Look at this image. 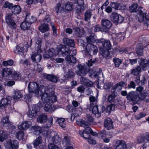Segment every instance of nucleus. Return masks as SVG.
Returning <instances> with one entry per match:
<instances>
[{
  "mask_svg": "<svg viewBox=\"0 0 149 149\" xmlns=\"http://www.w3.org/2000/svg\"><path fill=\"white\" fill-rule=\"evenodd\" d=\"M118 14L116 13H113L110 16V18L111 20L115 23H116L117 17Z\"/></svg>",
  "mask_w": 149,
  "mask_h": 149,
  "instance_id": "nucleus-58",
  "label": "nucleus"
},
{
  "mask_svg": "<svg viewBox=\"0 0 149 149\" xmlns=\"http://www.w3.org/2000/svg\"><path fill=\"white\" fill-rule=\"evenodd\" d=\"M92 15L91 11L90 10H87L84 13V19L86 21H88Z\"/></svg>",
  "mask_w": 149,
  "mask_h": 149,
  "instance_id": "nucleus-32",
  "label": "nucleus"
},
{
  "mask_svg": "<svg viewBox=\"0 0 149 149\" xmlns=\"http://www.w3.org/2000/svg\"><path fill=\"white\" fill-rule=\"evenodd\" d=\"M47 120V117L46 115L42 114L40 115L37 118L38 123H45Z\"/></svg>",
  "mask_w": 149,
  "mask_h": 149,
  "instance_id": "nucleus-24",
  "label": "nucleus"
},
{
  "mask_svg": "<svg viewBox=\"0 0 149 149\" xmlns=\"http://www.w3.org/2000/svg\"><path fill=\"white\" fill-rule=\"evenodd\" d=\"M109 50L104 48L102 49L100 51V54L103 57L106 58L110 54Z\"/></svg>",
  "mask_w": 149,
  "mask_h": 149,
  "instance_id": "nucleus-40",
  "label": "nucleus"
},
{
  "mask_svg": "<svg viewBox=\"0 0 149 149\" xmlns=\"http://www.w3.org/2000/svg\"><path fill=\"white\" fill-rule=\"evenodd\" d=\"M104 126L107 130H111L113 128V122L109 118H107L104 122Z\"/></svg>",
  "mask_w": 149,
  "mask_h": 149,
  "instance_id": "nucleus-13",
  "label": "nucleus"
},
{
  "mask_svg": "<svg viewBox=\"0 0 149 149\" xmlns=\"http://www.w3.org/2000/svg\"><path fill=\"white\" fill-rule=\"evenodd\" d=\"M43 102L45 104L43 109L45 111L47 112H52L55 110V107L54 106L51 104V103H54L55 102H46L45 101H43Z\"/></svg>",
  "mask_w": 149,
  "mask_h": 149,
  "instance_id": "nucleus-12",
  "label": "nucleus"
},
{
  "mask_svg": "<svg viewBox=\"0 0 149 149\" xmlns=\"http://www.w3.org/2000/svg\"><path fill=\"white\" fill-rule=\"evenodd\" d=\"M116 103H117V104L119 105L122 106V108L125 109L126 108V106L125 104V102L124 101L120 100L119 98H117L116 101Z\"/></svg>",
  "mask_w": 149,
  "mask_h": 149,
  "instance_id": "nucleus-47",
  "label": "nucleus"
},
{
  "mask_svg": "<svg viewBox=\"0 0 149 149\" xmlns=\"http://www.w3.org/2000/svg\"><path fill=\"white\" fill-rule=\"evenodd\" d=\"M10 103V98H4L2 99L0 101V104L5 107L8 106Z\"/></svg>",
  "mask_w": 149,
  "mask_h": 149,
  "instance_id": "nucleus-36",
  "label": "nucleus"
},
{
  "mask_svg": "<svg viewBox=\"0 0 149 149\" xmlns=\"http://www.w3.org/2000/svg\"><path fill=\"white\" fill-rule=\"evenodd\" d=\"M5 132L3 131L0 130V142H3L6 139Z\"/></svg>",
  "mask_w": 149,
  "mask_h": 149,
  "instance_id": "nucleus-55",
  "label": "nucleus"
},
{
  "mask_svg": "<svg viewBox=\"0 0 149 149\" xmlns=\"http://www.w3.org/2000/svg\"><path fill=\"white\" fill-rule=\"evenodd\" d=\"M65 60L68 63H75L76 62V58L73 55H69L66 56Z\"/></svg>",
  "mask_w": 149,
  "mask_h": 149,
  "instance_id": "nucleus-26",
  "label": "nucleus"
},
{
  "mask_svg": "<svg viewBox=\"0 0 149 149\" xmlns=\"http://www.w3.org/2000/svg\"><path fill=\"white\" fill-rule=\"evenodd\" d=\"M146 115V114L145 113L141 112L136 116V118L137 120H139L141 118L145 117Z\"/></svg>",
  "mask_w": 149,
  "mask_h": 149,
  "instance_id": "nucleus-59",
  "label": "nucleus"
},
{
  "mask_svg": "<svg viewBox=\"0 0 149 149\" xmlns=\"http://www.w3.org/2000/svg\"><path fill=\"white\" fill-rule=\"evenodd\" d=\"M41 39L38 38L37 39V41L36 42L35 44V48L36 50L38 52L33 54L31 56V58L33 62L36 63L39 62L42 59L41 55L39 53L41 52Z\"/></svg>",
  "mask_w": 149,
  "mask_h": 149,
  "instance_id": "nucleus-3",
  "label": "nucleus"
},
{
  "mask_svg": "<svg viewBox=\"0 0 149 149\" xmlns=\"http://www.w3.org/2000/svg\"><path fill=\"white\" fill-rule=\"evenodd\" d=\"M13 15L12 13H8L5 17V20L6 22L11 28L15 29L17 26L13 19Z\"/></svg>",
  "mask_w": 149,
  "mask_h": 149,
  "instance_id": "nucleus-8",
  "label": "nucleus"
},
{
  "mask_svg": "<svg viewBox=\"0 0 149 149\" xmlns=\"http://www.w3.org/2000/svg\"><path fill=\"white\" fill-rule=\"evenodd\" d=\"M13 78L16 80H18L21 78V73L17 71H14L12 74Z\"/></svg>",
  "mask_w": 149,
  "mask_h": 149,
  "instance_id": "nucleus-37",
  "label": "nucleus"
},
{
  "mask_svg": "<svg viewBox=\"0 0 149 149\" xmlns=\"http://www.w3.org/2000/svg\"><path fill=\"white\" fill-rule=\"evenodd\" d=\"M44 76L46 79L53 82H56L58 79L57 77L53 75L45 74Z\"/></svg>",
  "mask_w": 149,
  "mask_h": 149,
  "instance_id": "nucleus-23",
  "label": "nucleus"
},
{
  "mask_svg": "<svg viewBox=\"0 0 149 149\" xmlns=\"http://www.w3.org/2000/svg\"><path fill=\"white\" fill-rule=\"evenodd\" d=\"M13 72V70L12 68H3L1 73L3 77H7L11 74Z\"/></svg>",
  "mask_w": 149,
  "mask_h": 149,
  "instance_id": "nucleus-17",
  "label": "nucleus"
},
{
  "mask_svg": "<svg viewBox=\"0 0 149 149\" xmlns=\"http://www.w3.org/2000/svg\"><path fill=\"white\" fill-rule=\"evenodd\" d=\"M141 71V67L139 66H137L131 70V73L135 76H137L139 75Z\"/></svg>",
  "mask_w": 149,
  "mask_h": 149,
  "instance_id": "nucleus-28",
  "label": "nucleus"
},
{
  "mask_svg": "<svg viewBox=\"0 0 149 149\" xmlns=\"http://www.w3.org/2000/svg\"><path fill=\"white\" fill-rule=\"evenodd\" d=\"M94 31L95 32L101 31L102 32H104V31H102V27H101V26L99 25H97L94 26Z\"/></svg>",
  "mask_w": 149,
  "mask_h": 149,
  "instance_id": "nucleus-62",
  "label": "nucleus"
},
{
  "mask_svg": "<svg viewBox=\"0 0 149 149\" xmlns=\"http://www.w3.org/2000/svg\"><path fill=\"white\" fill-rule=\"evenodd\" d=\"M8 143L11 149H18V143L17 141H8Z\"/></svg>",
  "mask_w": 149,
  "mask_h": 149,
  "instance_id": "nucleus-29",
  "label": "nucleus"
},
{
  "mask_svg": "<svg viewBox=\"0 0 149 149\" xmlns=\"http://www.w3.org/2000/svg\"><path fill=\"white\" fill-rule=\"evenodd\" d=\"M39 30L41 32L44 33L49 30L48 24H45L43 23L39 26Z\"/></svg>",
  "mask_w": 149,
  "mask_h": 149,
  "instance_id": "nucleus-30",
  "label": "nucleus"
},
{
  "mask_svg": "<svg viewBox=\"0 0 149 149\" xmlns=\"http://www.w3.org/2000/svg\"><path fill=\"white\" fill-rule=\"evenodd\" d=\"M113 61L114 63L115 66L116 68H118L123 62L122 59L116 58H114Z\"/></svg>",
  "mask_w": 149,
  "mask_h": 149,
  "instance_id": "nucleus-39",
  "label": "nucleus"
},
{
  "mask_svg": "<svg viewBox=\"0 0 149 149\" xmlns=\"http://www.w3.org/2000/svg\"><path fill=\"white\" fill-rule=\"evenodd\" d=\"M77 4L76 10L78 13L83 11L85 9L84 6V2L83 0H77Z\"/></svg>",
  "mask_w": 149,
  "mask_h": 149,
  "instance_id": "nucleus-15",
  "label": "nucleus"
},
{
  "mask_svg": "<svg viewBox=\"0 0 149 149\" xmlns=\"http://www.w3.org/2000/svg\"><path fill=\"white\" fill-rule=\"evenodd\" d=\"M63 42L65 45L71 47L74 46V40L68 39L67 38H65L63 40Z\"/></svg>",
  "mask_w": 149,
  "mask_h": 149,
  "instance_id": "nucleus-25",
  "label": "nucleus"
},
{
  "mask_svg": "<svg viewBox=\"0 0 149 149\" xmlns=\"http://www.w3.org/2000/svg\"><path fill=\"white\" fill-rule=\"evenodd\" d=\"M77 67L78 69L76 71V73L77 75L83 77L86 75L88 73L87 70L84 66L80 64H78Z\"/></svg>",
  "mask_w": 149,
  "mask_h": 149,
  "instance_id": "nucleus-11",
  "label": "nucleus"
},
{
  "mask_svg": "<svg viewBox=\"0 0 149 149\" xmlns=\"http://www.w3.org/2000/svg\"><path fill=\"white\" fill-rule=\"evenodd\" d=\"M84 51L87 54L91 55V54L94 55L96 54L98 52L97 46L92 44H88L85 47Z\"/></svg>",
  "mask_w": 149,
  "mask_h": 149,
  "instance_id": "nucleus-7",
  "label": "nucleus"
},
{
  "mask_svg": "<svg viewBox=\"0 0 149 149\" xmlns=\"http://www.w3.org/2000/svg\"><path fill=\"white\" fill-rule=\"evenodd\" d=\"M137 7V4L134 3L129 7V10L132 13L135 12L136 11Z\"/></svg>",
  "mask_w": 149,
  "mask_h": 149,
  "instance_id": "nucleus-53",
  "label": "nucleus"
},
{
  "mask_svg": "<svg viewBox=\"0 0 149 149\" xmlns=\"http://www.w3.org/2000/svg\"><path fill=\"white\" fill-rule=\"evenodd\" d=\"M136 52L138 55L141 56L143 54V49L140 47H138L136 48Z\"/></svg>",
  "mask_w": 149,
  "mask_h": 149,
  "instance_id": "nucleus-63",
  "label": "nucleus"
},
{
  "mask_svg": "<svg viewBox=\"0 0 149 149\" xmlns=\"http://www.w3.org/2000/svg\"><path fill=\"white\" fill-rule=\"evenodd\" d=\"M73 30L74 34L79 37H81L84 34V30L81 27L74 28Z\"/></svg>",
  "mask_w": 149,
  "mask_h": 149,
  "instance_id": "nucleus-21",
  "label": "nucleus"
},
{
  "mask_svg": "<svg viewBox=\"0 0 149 149\" xmlns=\"http://www.w3.org/2000/svg\"><path fill=\"white\" fill-rule=\"evenodd\" d=\"M4 7L10 9L11 12L15 14H19L21 11V8L19 5H13L12 3L6 1L4 5Z\"/></svg>",
  "mask_w": 149,
  "mask_h": 149,
  "instance_id": "nucleus-5",
  "label": "nucleus"
},
{
  "mask_svg": "<svg viewBox=\"0 0 149 149\" xmlns=\"http://www.w3.org/2000/svg\"><path fill=\"white\" fill-rule=\"evenodd\" d=\"M101 25L102 26V31L106 33L108 32L109 29L112 26V24L109 20L107 19H103L102 20Z\"/></svg>",
  "mask_w": 149,
  "mask_h": 149,
  "instance_id": "nucleus-10",
  "label": "nucleus"
},
{
  "mask_svg": "<svg viewBox=\"0 0 149 149\" xmlns=\"http://www.w3.org/2000/svg\"><path fill=\"white\" fill-rule=\"evenodd\" d=\"M56 50L58 52L57 54H61L63 56L69 55L71 52V50L68 47L63 45H58L57 47Z\"/></svg>",
  "mask_w": 149,
  "mask_h": 149,
  "instance_id": "nucleus-6",
  "label": "nucleus"
},
{
  "mask_svg": "<svg viewBox=\"0 0 149 149\" xmlns=\"http://www.w3.org/2000/svg\"><path fill=\"white\" fill-rule=\"evenodd\" d=\"M55 11L58 13H61L64 11V8L60 3H57L55 7Z\"/></svg>",
  "mask_w": 149,
  "mask_h": 149,
  "instance_id": "nucleus-35",
  "label": "nucleus"
},
{
  "mask_svg": "<svg viewBox=\"0 0 149 149\" xmlns=\"http://www.w3.org/2000/svg\"><path fill=\"white\" fill-rule=\"evenodd\" d=\"M126 84L125 82L121 81L117 83L116 84V89H117L119 91H121L122 88L126 86Z\"/></svg>",
  "mask_w": 149,
  "mask_h": 149,
  "instance_id": "nucleus-43",
  "label": "nucleus"
},
{
  "mask_svg": "<svg viewBox=\"0 0 149 149\" xmlns=\"http://www.w3.org/2000/svg\"><path fill=\"white\" fill-rule=\"evenodd\" d=\"M13 61L12 60L10 59L7 61H3L2 65L3 66L6 67L7 66H12L13 65Z\"/></svg>",
  "mask_w": 149,
  "mask_h": 149,
  "instance_id": "nucleus-45",
  "label": "nucleus"
},
{
  "mask_svg": "<svg viewBox=\"0 0 149 149\" xmlns=\"http://www.w3.org/2000/svg\"><path fill=\"white\" fill-rule=\"evenodd\" d=\"M115 106L114 104H111L107 106L106 108V112L108 113H109L112 111L114 110Z\"/></svg>",
  "mask_w": 149,
  "mask_h": 149,
  "instance_id": "nucleus-51",
  "label": "nucleus"
},
{
  "mask_svg": "<svg viewBox=\"0 0 149 149\" xmlns=\"http://www.w3.org/2000/svg\"><path fill=\"white\" fill-rule=\"evenodd\" d=\"M116 95L112 94L109 95L107 98L108 102L110 103L113 102L115 101V98Z\"/></svg>",
  "mask_w": 149,
  "mask_h": 149,
  "instance_id": "nucleus-57",
  "label": "nucleus"
},
{
  "mask_svg": "<svg viewBox=\"0 0 149 149\" xmlns=\"http://www.w3.org/2000/svg\"><path fill=\"white\" fill-rule=\"evenodd\" d=\"M38 85L36 82H30L29 83L28 88L29 92L30 93H32L37 91Z\"/></svg>",
  "mask_w": 149,
  "mask_h": 149,
  "instance_id": "nucleus-14",
  "label": "nucleus"
},
{
  "mask_svg": "<svg viewBox=\"0 0 149 149\" xmlns=\"http://www.w3.org/2000/svg\"><path fill=\"white\" fill-rule=\"evenodd\" d=\"M90 102V105L93 106L94 104H96L97 102V98L95 97L91 96L89 98Z\"/></svg>",
  "mask_w": 149,
  "mask_h": 149,
  "instance_id": "nucleus-46",
  "label": "nucleus"
},
{
  "mask_svg": "<svg viewBox=\"0 0 149 149\" xmlns=\"http://www.w3.org/2000/svg\"><path fill=\"white\" fill-rule=\"evenodd\" d=\"M33 128L34 129V133L36 135H39L42 132L41 128L40 127L35 126Z\"/></svg>",
  "mask_w": 149,
  "mask_h": 149,
  "instance_id": "nucleus-52",
  "label": "nucleus"
},
{
  "mask_svg": "<svg viewBox=\"0 0 149 149\" xmlns=\"http://www.w3.org/2000/svg\"><path fill=\"white\" fill-rule=\"evenodd\" d=\"M110 5L116 10L124 9L125 8V6L116 2H111L110 3Z\"/></svg>",
  "mask_w": 149,
  "mask_h": 149,
  "instance_id": "nucleus-22",
  "label": "nucleus"
},
{
  "mask_svg": "<svg viewBox=\"0 0 149 149\" xmlns=\"http://www.w3.org/2000/svg\"><path fill=\"white\" fill-rule=\"evenodd\" d=\"M116 23H121L124 21V18L119 14H118Z\"/></svg>",
  "mask_w": 149,
  "mask_h": 149,
  "instance_id": "nucleus-61",
  "label": "nucleus"
},
{
  "mask_svg": "<svg viewBox=\"0 0 149 149\" xmlns=\"http://www.w3.org/2000/svg\"><path fill=\"white\" fill-rule=\"evenodd\" d=\"M62 142L63 144H65L66 145L69 144L70 143V136L68 135H65L64 136Z\"/></svg>",
  "mask_w": 149,
  "mask_h": 149,
  "instance_id": "nucleus-50",
  "label": "nucleus"
},
{
  "mask_svg": "<svg viewBox=\"0 0 149 149\" xmlns=\"http://www.w3.org/2000/svg\"><path fill=\"white\" fill-rule=\"evenodd\" d=\"M40 105L41 104L38 103L37 105H33L31 108L29 107V111L27 113L28 116L31 118L35 117L39 111Z\"/></svg>",
  "mask_w": 149,
  "mask_h": 149,
  "instance_id": "nucleus-4",
  "label": "nucleus"
},
{
  "mask_svg": "<svg viewBox=\"0 0 149 149\" xmlns=\"http://www.w3.org/2000/svg\"><path fill=\"white\" fill-rule=\"evenodd\" d=\"M31 25L29 23L25 21L22 22L20 25V27L22 29L24 30L28 29L30 26Z\"/></svg>",
  "mask_w": 149,
  "mask_h": 149,
  "instance_id": "nucleus-33",
  "label": "nucleus"
},
{
  "mask_svg": "<svg viewBox=\"0 0 149 149\" xmlns=\"http://www.w3.org/2000/svg\"><path fill=\"white\" fill-rule=\"evenodd\" d=\"M77 124L83 127H85L89 125V123L82 120H79L77 121Z\"/></svg>",
  "mask_w": 149,
  "mask_h": 149,
  "instance_id": "nucleus-38",
  "label": "nucleus"
},
{
  "mask_svg": "<svg viewBox=\"0 0 149 149\" xmlns=\"http://www.w3.org/2000/svg\"><path fill=\"white\" fill-rule=\"evenodd\" d=\"M116 23H121L124 21V18L119 14H118Z\"/></svg>",
  "mask_w": 149,
  "mask_h": 149,
  "instance_id": "nucleus-60",
  "label": "nucleus"
},
{
  "mask_svg": "<svg viewBox=\"0 0 149 149\" xmlns=\"http://www.w3.org/2000/svg\"><path fill=\"white\" fill-rule=\"evenodd\" d=\"M58 123L59 125L63 128L65 127L66 122L64 118H60L58 119Z\"/></svg>",
  "mask_w": 149,
  "mask_h": 149,
  "instance_id": "nucleus-41",
  "label": "nucleus"
},
{
  "mask_svg": "<svg viewBox=\"0 0 149 149\" xmlns=\"http://www.w3.org/2000/svg\"><path fill=\"white\" fill-rule=\"evenodd\" d=\"M31 121H24L22 122L21 125H18V128L21 130H25L28 129L31 126Z\"/></svg>",
  "mask_w": 149,
  "mask_h": 149,
  "instance_id": "nucleus-19",
  "label": "nucleus"
},
{
  "mask_svg": "<svg viewBox=\"0 0 149 149\" xmlns=\"http://www.w3.org/2000/svg\"><path fill=\"white\" fill-rule=\"evenodd\" d=\"M14 51L15 53L19 54L23 53L24 49L22 47L17 46H16V48L14 49Z\"/></svg>",
  "mask_w": 149,
  "mask_h": 149,
  "instance_id": "nucleus-48",
  "label": "nucleus"
},
{
  "mask_svg": "<svg viewBox=\"0 0 149 149\" xmlns=\"http://www.w3.org/2000/svg\"><path fill=\"white\" fill-rule=\"evenodd\" d=\"M1 122L4 124H6L9 127H12V124L9 120V117L7 116L3 117L1 119Z\"/></svg>",
  "mask_w": 149,
  "mask_h": 149,
  "instance_id": "nucleus-31",
  "label": "nucleus"
},
{
  "mask_svg": "<svg viewBox=\"0 0 149 149\" xmlns=\"http://www.w3.org/2000/svg\"><path fill=\"white\" fill-rule=\"evenodd\" d=\"M116 149H126V146L125 142L122 140H118L115 143Z\"/></svg>",
  "mask_w": 149,
  "mask_h": 149,
  "instance_id": "nucleus-20",
  "label": "nucleus"
},
{
  "mask_svg": "<svg viewBox=\"0 0 149 149\" xmlns=\"http://www.w3.org/2000/svg\"><path fill=\"white\" fill-rule=\"evenodd\" d=\"M100 74V73L99 72L95 73L92 72L91 73L90 72L89 73V77H91V78L95 77L96 78H98L99 77V75Z\"/></svg>",
  "mask_w": 149,
  "mask_h": 149,
  "instance_id": "nucleus-64",
  "label": "nucleus"
},
{
  "mask_svg": "<svg viewBox=\"0 0 149 149\" xmlns=\"http://www.w3.org/2000/svg\"><path fill=\"white\" fill-rule=\"evenodd\" d=\"M35 95H39L41 96L43 101L46 102H53L57 100L56 96L54 95V92L52 88L48 87L46 89L45 87L43 85L40 86L38 89L37 88L35 93Z\"/></svg>",
  "mask_w": 149,
  "mask_h": 149,
  "instance_id": "nucleus-1",
  "label": "nucleus"
},
{
  "mask_svg": "<svg viewBox=\"0 0 149 149\" xmlns=\"http://www.w3.org/2000/svg\"><path fill=\"white\" fill-rule=\"evenodd\" d=\"M80 81L82 84L86 87H91L93 85V82L85 77H81Z\"/></svg>",
  "mask_w": 149,
  "mask_h": 149,
  "instance_id": "nucleus-16",
  "label": "nucleus"
},
{
  "mask_svg": "<svg viewBox=\"0 0 149 149\" xmlns=\"http://www.w3.org/2000/svg\"><path fill=\"white\" fill-rule=\"evenodd\" d=\"M14 93L13 98L14 99H19L23 96L20 91L18 90H14Z\"/></svg>",
  "mask_w": 149,
  "mask_h": 149,
  "instance_id": "nucleus-34",
  "label": "nucleus"
},
{
  "mask_svg": "<svg viewBox=\"0 0 149 149\" xmlns=\"http://www.w3.org/2000/svg\"><path fill=\"white\" fill-rule=\"evenodd\" d=\"M42 142V137L40 136H39L34 141L33 145L35 147H36L39 145Z\"/></svg>",
  "mask_w": 149,
  "mask_h": 149,
  "instance_id": "nucleus-44",
  "label": "nucleus"
},
{
  "mask_svg": "<svg viewBox=\"0 0 149 149\" xmlns=\"http://www.w3.org/2000/svg\"><path fill=\"white\" fill-rule=\"evenodd\" d=\"M126 97L128 100L132 102L134 104H137L139 101L138 95L136 94L135 91H132L129 92Z\"/></svg>",
  "mask_w": 149,
  "mask_h": 149,
  "instance_id": "nucleus-9",
  "label": "nucleus"
},
{
  "mask_svg": "<svg viewBox=\"0 0 149 149\" xmlns=\"http://www.w3.org/2000/svg\"><path fill=\"white\" fill-rule=\"evenodd\" d=\"M50 136L52 138L53 142L54 143H57L61 141V138L59 136L58 134L54 131H52L50 134Z\"/></svg>",
  "mask_w": 149,
  "mask_h": 149,
  "instance_id": "nucleus-18",
  "label": "nucleus"
},
{
  "mask_svg": "<svg viewBox=\"0 0 149 149\" xmlns=\"http://www.w3.org/2000/svg\"><path fill=\"white\" fill-rule=\"evenodd\" d=\"M74 75V72L70 70L66 72L64 75V77L68 79L72 78Z\"/></svg>",
  "mask_w": 149,
  "mask_h": 149,
  "instance_id": "nucleus-49",
  "label": "nucleus"
},
{
  "mask_svg": "<svg viewBox=\"0 0 149 149\" xmlns=\"http://www.w3.org/2000/svg\"><path fill=\"white\" fill-rule=\"evenodd\" d=\"M145 137L143 135H140L137 137V141L139 143L143 142L145 141Z\"/></svg>",
  "mask_w": 149,
  "mask_h": 149,
  "instance_id": "nucleus-54",
  "label": "nucleus"
},
{
  "mask_svg": "<svg viewBox=\"0 0 149 149\" xmlns=\"http://www.w3.org/2000/svg\"><path fill=\"white\" fill-rule=\"evenodd\" d=\"M24 135V132L22 131H20L16 133L15 136L17 139L21 140L23 139Z\"/></svg>",
  "mask_w": 149,
  "mask_h": 149,
  "instance_id": "nucleus-56",
  "label": "nucleus"
},
{
  "mask_svg": "<svg viewBox=\"0 0 149 149\" xmlns=\"http://www.w3.org/2000/svg\"><path fill=\"white\" fill-rule=\"evenodd\" d=\"M86 40L88 44L94 43L95 41L94 34H92L89 37L86 38Z\"/></svg>",
  "mask_w": 149,
  "mask_h": 149,
  "instance_id": "nucleus-42",
  "label": "nucleus"
},
{
  "mask_svg": "<svg viewBox=\"0 0 149 149\" xmlns=\"http://www.w3.org/2000/svg\"><path fill=\"white\" fill-rule=\"evenodd\" d=\"M146 11L143 8L139 7L138 13L136 17V19L140 22H143L144 25L148 27L149 25V13L146 16Z\"/></svg>",
  "mask_w": 149,
  "mask_h": 149,
  "instance_id": "nucleus-2",
  "label": "nucleus"
},
{
  "mask_svg": "<svg viewBox=\"0 0 149 149\" xmlns=\"http://www.w3.org/2000/svg\"><path fill=\"white\" fill-rule=\"evenodd\" d=\"M102 45L104 49L109 50L111 49L112 48L110 42L109 40H104Z\"/></svg>",
  "mask_w": 149,
  "mask_h": 149,
  "instance_id": "nucleus-27",
  "label": "nucleus"
}]
</instances>
